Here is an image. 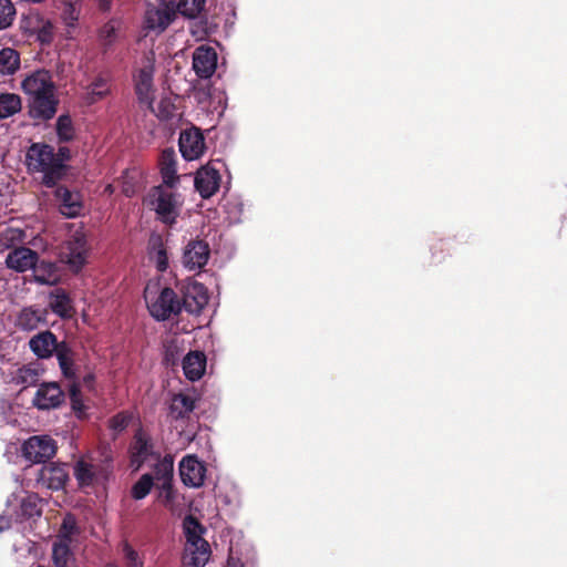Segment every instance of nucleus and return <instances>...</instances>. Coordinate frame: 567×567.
I'll return each mask as SVG.
<instances>
[{
	"label": "nucleus",
	"mask_w": 567,
	"mask_h": 567,
	"mask_svg": "<svg viewBox=\"0 0 567 567\" xmlns=\"http://www.w3.org/2000/svg\"><path fill=\"white\" fill-rule=\"evenodd\" d=\"M144 467L150 472L144 474V497L155 487L158 491V501L173 509L177 493L172 485L174 460L169 454L162 455L144 439Z\"/></svg>",
	"instance_id": "nucleus-1"
},
{
	"label": "nucleus",
	"mask_w": 567,
	"mask_h": 567,
	"mask_svg": "<svg viewBox=\"0 0 567 567\" xmlns=\"http://www.w3.org/2000/svg\"><path fill=\"white\" fill-rule=\"evenodd\" d=\"M21 89L29 96L30 113L33 117L49 120L56 113L58 100L51 74L37 70L21 82Z\"/></svg>",
	"instance_id": "nucleus-2"
},
{
	"label": "nucleus",
	"mask_w": 567,
	"mask_h": 567,
	"mask_svg": "<svg viewBox=\"0 0 567 567\" xmlns=\"http://www.w3.org/2000/svg\"><path fill=\"white\" fill-rule=\"evenodd\" d=\"M27 165L32 172L42 173V183L54 186L64 175L63 157L54 154L52 146L41 143L32 144L27 152Z\"/></svg>",
	"instance_id": "nucleus-3"
},
{
	"label": "nucleus",
	"mask_w": 567,
	"mask_h": 567,
	"mask_svg": "<svg viewBox=\"0 0 567 567\" xmlns=\"http://www.w3.org/2000/svg\"><path fill=\"white\" fill-rule=\"evenodd\" d=\"M175 186L157 185L150 189L146 203L155 213L156 219L166 226L176 224L183 206V197L174 190Z\"/></svg>",
	"instance_id": "nucleus-4"
},
{
	"label": "nucleus",
	"mask_w": 567,
	"mask_h": 567,
	"mask_svg": "<svg viewBox=\"0 0 567 567\" xmlns=\"http://www.w3.org/2000/svg\"><path fill=\"white\" fill-rule=\"evenodd\" d=\"M183 529L185 535L184 564L189 567H204L210 557V546L203 538V526L193 516H186Z\"/></svg>",
	"instance_id": "nucleus-5"
},
{
	"label": "nucleus",
	"mask_w": 567,
	"mask_h": 567,
	"mask_svg": "<svg viewBox=\"0 0 567 567\" xmlns=\"http://www.w3.org/2000/svg\"><path fill=\"white\" fill-rule=\"evenodd\" d=\"M176 18L174 1L158 0V6H152L144 12V31L162 33Z\"/></svg>",
	"instance_id": "nucleus-6"
},
{
	"label": "nucleus",
	"mask_w": 567,
	"mask_h": 567,
	"mask_svg": "<svg viewBox=\"0 0 567 567\" xmlns=\"http://www.w3.org/2000/svg\"><path fill=\"white\" fill-rule=\"evenodd\" d=\"M56 442L49 435H34L22 445L23 457L34 464L44 463L56 453Z\"/></svg>",
	"instance_id": "nucleus-7"
},
{
	"label": "nucleus",
	"mask_w": 567,
	"mask_h": 567,
	"mask_svg": "<svg viewBox=\"0 0 567 567\" xmlns=\"http://www.w3.org/2000/svg\"><path fill=\"white\" fill-rule=\"evenodd\" d=\"M147 308L156 320H167L182 311V303L173 289L164 288Z\"/></svg>",
	"instance_id": "nucleus-8"
},
{
	"label": "nucleus",
	"mask_w": 567,
	"mask_h": 567,
	"mask_svg": "<svg viewBox=\"0 0 567 567\" xmlns=\"http://www.w3.org/2000/svg\"><path fill=\"white\" fill-rule=\"evenodd\" d=\"M73 474L80 487H87L103 483L109 476V470L87 458H80L74 464Z\"/></svg>",
	"instance_id": "nucleus-9"
},
{
	"label": "nucleus",
	"mask_w": 567,
	"mask_h": 567,
	"mask_svg": "<svg viewBox=\"0 0 567 567\" xmlns=\"http://www.w3.org/2000/svg\"><path fill=\"white\" fill-rule=\"evenodd\" d=\"M210 256L209 245L203 239L189 240L182 255V265L188 271H199L208 262Z\"/></svg>",
	"instance_id": "nucleus-10"
},
{
	"label": "nucleus",
	"mask_w": 567,
	"mask_h": 567,
	"mask_svg": "<svg viewBox=\"0 0 567 567\" xmlns=\"http://www.w3.org/2000/svg\"><path fill=\"white\" fill-rule=\"evenodd\" d=\"M178 145L186 161L198 159L206 151L205 137L197 127L184 130L179 135Z\"/></svg>",
	"instance_id": "nucleus-11"
},
{
	"label": "nucleus",
	"mask_w": 567,
	"mask_h": 567,
	"mask_svg": "<svg viewBox=\"0 0 567 567\" xmlns=\"http://www.w3.org/2000/svg\"><path fill=\"white\" fill-rule=\"evenodd\" d=\"M206 466L195 455H186L179 462V476L187 487L198 488L206 478Z\"/></svg>",
	"instance_id": "nucleus-12"
},
{
	"label": "nucleus",
	"mask_w": 567,
	"mask_h": 567,
	"mask_svg": "<svg viewBox=\"0 0 567 567\" xmlns=\"http://www.w3.org/2000/svg\"><path fill=\"white\" fill-rule=\"evenodd\" d=\"M87 243L85 234L78 229L75 230L66 243V262L74 270L79 271L87 259Z\"/></svg>",
	"instance_id": "nucleus-13"
},
{
	"label": "nucleus",
	"mask_w": 567,
	"mask_h": 567,
	"mask_svg": "<svg viewBox=\"0 0 567 567\" xmlns=\"http://www.w3.org/2000/svg\"><path fill=\"white\" fill-rule=\"evenodd\" d=\"M217 68V52L208 45H199L193 52V70L200 79L213 76Z\"/></svg>",
	"instance_id": "nucleus-14"
},
{
	"label": "nucleus",
	"mask_w": 567,
	"mask_h": 567,
	"mask_svg": "<svg viewBox=\"0 0 567 567\" xmlns=\"http://www.w3.org/2000/svg\"><path fill=\"white\" fill-rule=\"evenodd\" d=\"M208 302V292L206 287L197 281H189L185 286L182 308L189 313L197 315Z\"/></svg>",
	"instance_id": "nucleus-15"
},
{
	"label": "nucleus",
	"mask_w": 567,
	"mask_h": 567,
	"mask_svg": "<svg viewBox=\"0 0 567 567\" xmlns=\"http://www.w3.org/2000/svg\"><path fill=\"white\" fill-rule=\"evenodd\" d=\"M220 175L210 165L199 168L195 176V188L203 198L212 197L219 188Z\"/></svg>",
	"instance_id": "nucleus-16"
},
{
	"label": "nucleus",
	"mask_w": 567,
	"mask_h": 567,
	"mask_svg": "<svg viewBox=\"0 0 567 567\" xmlns=\"http://www.w3.org/2000/svg\"><path fill=\"white\" fill-rule=\"evenodd\" d=\"M59 200V210L68 218H75L83 212V198L79 192H72L65 187L55 190Z\"/></svg>",
	"instance_id": "nucleus-17"
},
{
	"label": "nucleus",
	"mask_w": 567,
	"mask_h": 567,
	"mask_svg": "<svg viewBox=\"0 0 567 567\" xmlns=\"http://www.w3.org/2000/svg\"><path fill=\"white\" fill-rule=\"evenodd\" d=\"M39 256L38 254L27 247H19L12 249L6 257V265L9 269L17 272H24L33 269L37 266Z\"/></svg>",
	"instance_id": "nucleus-18"
},
{
	"label": "nucleus",
	"mask_w": 567,
	"mask_h": 567,
	"mask_svg": "<svg viewBox=\"0 0 567 567\" xmlns=\"http://www.w3.org/2000/svg\"><path fill=\"white\" fill-rule=\"evenodd\" d=\"M64 394L60 386L54 383H44L42 384L33 399V403L37 408L41 410H49L58 408L63 401Z\"/></svg>",
	"instance_id": "nucleus-19"
},
{
	"label": "nucleus",
	"mask_w": 567,
	"mask_h": 567,
	"mask_svg": "<svg viewBox=\"0 0 567 567\" xmlns=\"http://www.w3.org/2000/svg\"><path fill=\"white\" fill-rule=\"evenodd\" d=\"M69 481V471L65 464L52 463L42 467L40 472V482L50 489L59 491L63 488Z\"/></svg>",
	"instance_id": "nucleus-20"
},
{
	"label": "nucleus",
	"mask_w": 567,
	"mask_h": 567,
	"mask_svg": "<svg viewBox=\"0 0 567 567\" xmlns=\"http://www.w3.org/2000/svg\"><path fill=\"white\" fill-rule=\"evenodd\" d=\"M48 311L33 306L22 308L16 317V326L24 331H32L44 324Z\"/></svg>",
	"instance_id": "nucleus-21"
},
{
	"label": "nucleus",
	"mask_w": 567,
	"mask_h": 567,
	"mask_svg": "<svg viewBox=\"0 0 567 567\" xmlns=\"http://www.w3.org/2000/svg\"><path fill=\"white\" fill-rule=\"evenodd\" d=\"M147 256L151 264L158 271H165L168 267V255L161 235L153 234L148 239Z\"/></svg>",
	"instance_id": "nucleus-22"
},
{
	"label": "nucleus",
	"mask_w": 567,
	"mask_h": 567,
	"mask_svg": "<svg viewBox=\"0 0 567 567\" xmlns=\"http://www.w3.org/2000/svg\"><path fill=\"white\" fill-rule=\"evenodd\" d=\"M159 173L163 179L161 185L176 186L179 183V176L176 169V154L174 150L166 148L159 157Z\"/></svg>",
	"instance_id": "nucleus-23"
},
{
	"label": "nucleus",
	"mask_w": 567,
	"mask_h": 567,
	"mask_svg": "<svg viewBox=\"0 0 567 567\" xmlns=\"http://www.w3.org/2000/svg\"><path fill=\"white\" fill-rule=\"evenodd\" d=\"M29 346L32 352L41 359L50 358L60 348L56 344L55 336L51 331L35 334L30 339Z\"/></svg>",
	"instance_id": "nucleus-24"
},
{
	"label": "nucleus",
	"mask_w": 567,
	"mask_h": 567,
	"mask_svg": "<svg viewBox=\"0 0 567 567\" xmlns=\"http://www.w3.org/2000/svg\"><path fill=\"white\" fill-rule=\"evenodd\" d=\"M206 370V355L202 351H190L183 359V371L189 381L199 380Z\"/></svg>",
	"instance_id": "nucleus-25"
},
{
	"label": "nucleus",
	"mask_w": 567,
	"mask_h": 567,
	"mask_svg": "<svg viewBox=\"0 0 567 567\" xmlns=\"http://www.w3.org/2000/svg\"><path fill=\"white\" fill-rule=\"evenodd\" d=\"M196 405L194 393H177L173 395L169 404V415L175 420L188 417Z\"/></svg>",
	"instance_id": "nucleus-26"
},
{
	"label": "nucleus",
	"mask_w": 567,
	"mask_h": 567,
	"mask_svg": "<svg viewBox=\"0 0 567 567\" xmlns=\"http://www.w3.org/2000/svg\"><path fill=\"white\" fill-rule=\"evenodd\" d=\"M49 308L63 319L71 318L75 313L71 298L62 289H55L49 295Z\"/></svg>",
	"instance_id": "nucleus-27"
},
{
	"label": "nucleus",
	"mask_w": 567,
	"mask_h": 567,
	"mask_svg": "<svg viewBox=\"0 0 567 567\" xmlns=\"http://www.w3.org/2000/svg\"><path fill=\"white\" fill-rule=\"evenodd\" d=\"M110 92V85L103 78H96L90 84L81 87V99L86 104H94L104 99Z\"/></svg>",
	"instance_id": "nucleus-28"
},
{
	"label": "nucleus",
	"mask_w": 567,
	"mask_h": 567,
	"mask_svg": "<svg viewBox=\"0 0 567 567\" xmlns=\"http://www.w3.org/2000/svg\"><path fill=\"white\" fill-rule=\"evenodd\" d=\"M34 280L41 285L53 286L60 281L56 266L51 261H39L33 268Z\"/></svg>",
	"instance_id": "nucleus-29"
},
{
	"label": "nucleus",
	"mask_w": 567,
	"mask_h": 567,
	"mask_svg": "<svg viewBox=\"0 0 567 567\" xmlns=\"http://www.w3.org/2000/svg\"><path fill=\"white\" fill-rule=\"evenodd\" d=\"M21 110V99L14 93L0 94V118H7Z\"/></svg>",
	"instance_id": "nucleus-30"
},
{
	"label": "nucleus",
	"mask_w": 567,
	"mask_h": 567,
	"mask_svg": "<svg viewBox=\"0 0 567 567\" xmlns=\"http://www.w3.org/2000/svg\"><path fill=\"white\" fill-rule=\"evenodd\" d=\"M20 65V58L16 50L4 48L0 51V73L13 74Z\"/></svg>",
	"instance_id": "nucleus-31"
},
{
	"label": "nucleus",
	"mask_w": 567,
	"mask_h": 567,
	"mask_svg": "<svg viewBox=\"0 0 567 567\" xmlns=\"http://www.w3.org/2000/svg\"><path fill=\"white\" fill-rule=\"evenodd\" d=\"M78 0H63L64 9L62 12V21L66 25V35L68 38H72V30L76 27V22L79 19V9L76 7Z\"/></svg>",
	"instance_id": "nucleus-32"
},
{
	"label": "nucleus",
	"mask_w": 567,
	"mask_h": 567,
	"mask_svg": "<svg viewBox=\"0 0 567 567\" xmlns=\"http://www.w3.org/2000/svg\"><path fill=\"white\" fill-rule=\"evenodd\" d=\"M24 233L14 227H4L0 230V250L9 249L16 244L22 243Z\"/></svg>",
	"instance_id": "nucleus-33"
},
{
	"label": "nucleus",
	"mask_w": 567,
	"mask_h": 567,
	"mask_svg": "<svg viewBox=\"0 0 567 567\" xmlns=\"http://www.w3.org/2000/svg\"><path fill=\"white\" fill-rule=\"evenodd\" d=\"M70 542L65 540L63 537L58 538V540L53 544L52 556L55 566L58 567H66L70 558Z\"/></svg>",
	"instance_id": "nucleus-34"
},
{
	"label": "nucleus",
	"mask_w": 567,
	"mask_h": 567,
	"mask_svg": "<svg viewBox=\"0 0 567 567\" xmlns=\"http://www.w3.org/2000/svg\"><path fill=\"white\" fill-rule=\"evenodd\" d=\"M39 370L34 365H23L17 370L14 381L22 386H30L37 383Z\"/></svg>",
	"instance_id": "nucleus-35"
},
{
	"label": "nucleus",
	"mask_w": 567,
	"mask_h": 567,
	"mask_svg": "<svg viewBox=\"0 0 567 567\" xmlns=\"http://www.w3.org/2000/svg\"><path fill=\"white\" fill-rule=\"evenodd\" d=\"M206 0H179V12L190 19L197 18L205 8Z\"/></svg>",
	"instance_id": "nucleus-36"
},
{
	"label": "nucleus",
	"mask_w": 567,
	"mask_h": 567,
	"mask_svg": "<svg viewBox=\"0 0 567 567\" xmlns=\"http://www.w3.org/2000/svg\"><path fill=\"white\" fill-rule=\"evenodd\" d=\"M56 133L60 141L68 142L74 136V127L69 115H61L56 121Z\"/></svg>",
	"instance_id": "nucleus-37"
},
{
	"label": "nucleus",
	"mask_w": 567,
	"mask_h": 567,
	"mask_svg": "<svg viewBox=\"0 0 567 567\" xmlns=\"http://www.w3.org/2000/svg\"><path fill=\"white\" fill-rule=\"evenodd\" d=\"M16 17L14 6L10 0H0V30L9 28Z\"/></svg>",
	"instance_id": "nucleus-38"
},
{
	"label": "nucleus",
	"mask_w": 567,
	"mask_h": 567,
	"mask_svg": "<svg viewBox=\"0 0 567 567\" xmlns=\"http://www.w3.org/2000/svg\"><path fill=\"white\" fill-rule=\"evenodd\" d=\"M56 358L63 374L68 378H72L74 375V370L70 351L64 347H60L56 349Z\"/></svg>",
	"instance_id": "nucleus-39"
},
{
	"label": "nucleus",
	"mask_w": 567,
	"mask_h": 567,
	"mask_svg": "<svg viewBox=\"0 0 567 567\" xmlns=\"http://www.w3.org/2000/svg\"><path fill=\"white\" fill-rule=\"evenodd\" d=\"M131 466L134 471L142 467V433L140 431L135 434V441L131 449Z\"/></svg>",
	"instance_id": "nucleus-40"
},
{
	"label": "nucleus",
	"mask_w": 567,
	"mask_h": 567,
	"mask_svg": "<svg viewBox=\"0 0 567 567\" xmlns=\"http://www.w3.org/2000/svg\"><path fill=\"white\" fill-rule=\"evenodd\" d=\"M37 39L41 43H50L53 39V24L49 20H40L37 28Z\"/></svg>",
	"instance_id": "nucleus-41"
},
{
	"label": "nucleus",
	"mask_w": 567,
	"mask_h": 567,
	"mask_svg": "<svg viewBox=\"0 0 567 567\" xmlns=\"http://www.w3.org/2000/svg\"><path fill=\"white\" fill-rule=\"evenodd\" d=\"M131 416L126 413H118L110 420L109 426L116 436L123 432L130 424Z\"/></svg>",
	"instance_id": "nucleus-42"
},
{
	"label": "nucleus",
	"mask_w": 567,
	"mask_h": 567,
	"mask_svg": "<svg viewBox=\"0 0 567 567\" xmlns=\"http://www.w3.org/2000/svg\"><path fill=\"white\" fill-rule=\"evenodd\" d=\"M118 29V22L110 21L103 25L100 31V38L104 44H110L113 42L116 35V31Z\"/></svg>",
	"instance_id": "nucleus-43"
},
{
	"label": "nucleus",
	"mask_w": 567,
	"mask_h": 567,
	"mask_svg": "<svg viewBox=\"0 0 567 567\" xmlns=\"http://www.w3.org/2000/svg\"><path fill=\"white\" fill-rule=\"evenodd\" d=\"M152 72H153V66L152 65L148 66L144 63V73H143V76H144V103L147 102L148 106L152 110H154V105H153L154 97L150 93L151 85L148 84V79L151 78Z\"/></svg>",
	"instance_id": "nucleus-44"
},
{
	"label": "nucleus",
	"mask_w": 567,
	"mask_h": 567,
	"mask_svg": "<svg viewBox=\"0 0 567 567\" xmlns=\"http://www.w3.org/2000/svg\"><path fill=\"white\" fill-rule=\"evenodd\" d=\"M70 400H71L73 410L75 412L81 413L84 409V405H83V402L81 399L80 389L76 384H72L70 386Z\"/></svg>",
	"instance_id": "nucleus-45"
},
{
	"label": "nucleus",
	"mask_w": 567,
	"mask_h": 567,
	"mask_svg": "<svg viewBox=\"0 0 567 567\" xmlns=\"http://www.w3.org/2000/svg\"><path fill=\"white\" fill-rule=\"evenodd\" d=\"M75 530V520L72 516H66L63 519L59 538L63 537L65 540H71V536Z\"/></svg>",
	"instance_id": "nucleus-46"
},
{
	"label": "nucleus",
	"mask_w": 567,
	"mask_h": 567,
	"mask_svg": "<svg viewBox=\"0 0 567 567\" xmlns=\"http://www.w3.org/2000/svg\"><path fill=\"white\" fill-rule=\"evenodd\" d=\"M124 555L128 561V567H135L138 558L137 551L133 550L128 545L124 546Z\"/></svg>",
	"instance_id": "nucleus-47"
},
{
	"label": "nucleus",
	"mask_w": 567,
	"mask_h": 567,
	"mask_svg": "<svg viewBox=\"0 0 567 567\" xmlns=\"http://www.w3.org/2000/svg\"><path fill=\"white\" fill-rule=\"evenodd\" d=\"M132 493H133L134 498H136V499L142 498V478H140L138 481L135 482Z\"/></svg>",
	"instance_id": "nucleus-48"
},
{
	"label": "nucleus",
	"mask_w": 567,
	"mask_h": 567,
	"mask_svg": "<svg viewBox=\"0 0 567 567\" xmlns=\"http://www.w3.org/2000/svg\"><path fill=\"white\" fill-rule=\"evenodd\" d=\"M227 567H245L240 559L229 556Z\"/></svg>",
	"instance_id": "nucleus-49"
},
{
	"label": "nucleus",
	"mask_w": 567,
	"mask_h": 567,
	"mask_svg": "<svg viewBox=\"0 0 567 567\" xmlns=\"http://www.w3.org/2000/svg\"><path fill=\"white\" fill-rule=\"evenodd\" d=\"M10 528V519L7 517H0V533Z\"/></svg>",
	"instance_id": "nucleus-50"
},
{
	"label": "nucleus",
	"mask_w": 567,
	"mask_h": 567,
	"mask_svg": "<svg viewBox=\"0 0 567 567\" xmlns=\"http://www.w3.org/2000/svg\"><path fill=\"white\" fill-rule=\"evenodd\" d=\"M99 1V4L100 7L103 9V10H106L110 8V4H111V1L112 0H97Z\"/></svg>",
	"instance_id": "nucleus-51"
},
{
	"label": "nucleus",
	"mask_w": 567,
	"mask_h": 567,
	"mask_svg": "<svg viewBox=\"0 0 567 567\" xmlns=\"http://www.w3.org/2000/svg\"><path fill=\"white\" fill-rule=\"evenodd\" d=\"M169 115H171V111H169V110H166V109H164V111H163V112H161V113L158 114V116H161V117H163V118H166V117H168Z\"/></svg>",
	"instance_id": "nucleus-52"
},
{
	"label": "nucleus",
	"mask_w": 567,
	"mask_h": 567,
	"mask_svg": "<svg viewBox=\"0 0 567 567\" xmlns=\"http://www.w3.org/2000/svg\"><path fill=\"white\" fill-rule=\"evenodd\" d=\"M135 90H136V94L140 95L141 89H140V83L138 82H136V84H135Z\"/></svg>",
	"instance_id": "nucleus-53"
},
{
	"label": "nucleus",
	"mask_w": 567,
	"mask_h": 567,
	"mask_svg": "<svg viewBox=\"0 0 567 567\" xmlns=\"http://www.w3.org/2000/svg\"><path fill=\"white\" fill-rule=\"evenodd\" d=\"M124 192H125V194H126V195H130V194H131V193H130V189H128L127 187H125V188H124Z\"/></svg>",
	"instance_id": "nucleus-54"
},
{
	"label": "nucleus",
	"mask_w": 567,
	"mask_h": 567,
	"mask_svg": "<svg viewBox=\"0 0 567 567\" xmlns=\"http://www.w3.org/2000/svg\"><path fill=\"white\" fill-rule=\"evenodd\" d=\"M60 154H61V156L64 155V148H60Z\"/></svg>",
	"instance_id": "nucleus-55"
}]
</instances>
